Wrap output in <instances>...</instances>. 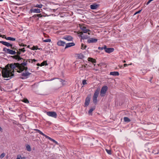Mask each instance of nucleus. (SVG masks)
Segmentation results:
<instances>
[{
    "label": "nucleus",
    "instance_id": "obj_1",
    "mask_svg": "<svg viewBox=\"0 0 159 159\" xmlns=\"http://www.w3.org/2000/svg\"><path fill=\"white\" fill-rule=\"evenodd\" d=\"M27 62L24 61L21 64L14 63L6 66L5 68L2 70V76L4 78L12 77L14 75V71L20 73L24 70H27Z\"/></svg>",
    "mask_w": 159,
    "mask_h": 159
},
{
    "label": "nucleus",
    "instance_id": "obj_2",
    "mask_svg": "<svg viewBox=\"0 0 159 159\" xmlns=\"http://www.w3.org/2000/svg\"><path fill=\"white\" fill-rule=\"evenodd\" d=\"M80 28L82 30L83 33H87L90 31V30L86 26V25H80Z\"/></svg>",
    "mask_w": 159,
    "mask_h": 159
},
{
    "label": "nucleus",
    "instance_id": "obj_3",
    "mask_svg": "<svg viewBox=\"0 0 159 159\" xmlns=\"http://www.w3.org/2000/svg\"><path fill=\"white\" fill-rule=\"evenodd\" d=\"M107 89L108 87L107 86H103L102 87L100 91V96L102 97L104 96Z\"/></svg>",
    "mask_w": 159,
    "mask_h": 159
},
{
    "label": "nucleus",
    "instance_id": "obj_4",
    "mask_svg": "<svg viewBox=\"0 0 159 159\" xmlns=\"http://www.w3.org/2000/svg\"><path fill=\"white\" fill-rule=\"evenodd\" d=\"M99 90L97 89L94 92L93 98V101L94 103H96L97 102V98L99 94Z\"/></svg>",
    "mask_w": 159,
    "mask_h": 159
},
{
    "label": "nucleus",
    "instance_id": "obj_5",
    "mask_svg": "<svg viewBox=\"0 0 159 159\" xmlns=\"http://www.w3.org/2000/svg\"><path fill=\"white\" fill-rule=\"evenodd\" d=\"M3 51L11 55H15L16 53L15 51L6 48H3Z\"/></svg>",
    "mask_w": 159,
    "mask_h": 159
},
{
    "label": "nucleus",
    "instance_id": "obj_6",
    "mask_svg": "<svg viewBox=\"0 0 159 159\" xmlns=\"http://www.w3.org/2000/svg\"><path fill=\"white\" fill-rule=\"evenodd\" d=\"M47 115L48 116H51L54 118L57 117V114L54 111H48L46 112Z\"/></svg>",
    "mask_w": 159,
    "mask_h": 159
},
{
    "label": "nucleus",
    "instance_id": "obj_7",
    "mask_svg": "<svg viewBox=\"0 0 159 159\" xmlns=\"http://www.w3.org/2000/svg\"><path fill=\"white\" fill-rule=\"evenodd\" d=\"M77 34H79V36L81 37V39H87L89 37L86 35H83L82 32L78 31L77 32Z\"/></svg>",
    "mask_w": 159,
    "mask_h": 159
},
{
    "label": "nucleus",
    "instance_id": "obj_8",
    "mask_svg": "<svg viewBox=\"0 0 159 159\" xmlns=\"http://www.w3.org/2000/svg\"><path fill=\"white\" fill-rule=\"evenodd\" d=\"M114 51V49L112 48H107L106 45L105 48V51L107 53H110L113 52Z\"/></svg>",
    "mask_w": 159,
    "mask_h": 159
},
{
    "label": "nucleus",
    "instance_id": "obj_9",
    "mask_svg": "<svg viewBox=\"0 0 159 159\" xmlns=\"http://www.w3.org/2000/svg\"><path fill=\"white\" fill-rule=\"evenodd\" d=\"M0 43L7 47H11V48H12V45L7 42L1 41H0Z\"/></svg>",
    "mask_w": 159,
    "mask_h": 159
},
{
    "label": "nucleus",
    "instance_id": "obj_10",
    "mask_svg": "<svg viewBox=\"0 0 159 159\" xmlns=\"http://www.w3.org/2000/svg\"><path fill=\"white\" fill-rule=\"evenodd\" d=\"M97 41L98 39H97L90 38L88 40L87 42L89 43H95Z\"/></svg>",
    "mask_w": 159,
    "mask_h": 159
},
{
    "label": "nucleus",
    "instance_id": "obj_11",
    "mask_svg": "<svg viewBox=\"0 0 159 159\" xmlns=\"http://www.w3.org/2000/svg\"><path fill=\"white\" fill-rule=\"evenodd\" d=\"M30 11L31 13H40V9H31Z\"/></svg>",
    "mask_w": 159,
    "mask_h": 159
},
{
    "label": "nucleus",
    "instance_id": "obj_12",
    "mask_svg": "<svg viewBox=\"0 0 159 159\" xmlns=\"http://www.w3.org/2000/svg\"><path fill=\"white\" fill-rule=\"evenodd\" d=\"M90 98L89 97H87L85 99V105L86 106H88L89 103Z\"/></svg>",
    "mask_w": 159,
    "mask_h": 159
},
{
    "label": "nucleus",
    "instance_id": "obj_13",
    "mask_svg": "<svg viewBox=\"0 0 159 159\" xmlns=\"http://www.w3.org/2000/svg\"><path fill=\"white\" fill-rule=\"evenodd\" d=\"M57 44L59 46H64L65 44V43L62 41L59 40L58 41Z\"/></svg>",
    "mask_w": 159,
    "mask_h": 159
},
{
    "label": "nucleus",
    "instance_id": "obj_14",
    "mask_svg": "<svg viewBox=\"0 0 159 159\" xmlns=\"http://www.w3.org/2000/svg\"><path fill=\"white\" fill-rule=\"evenodd\" d=\"M75 45V44L74 43H69L66 44L65 48H66L71 46H74Z\"/></svg>",
    "mask_w": 159,
    "mask_h": 159
},
{
    "label": "nucleus",
    "instance_id": "obj_15",
    "mask_svg": "<svg viewBox=\"0 0 159 159\" xmlns=\"http://www.w3.org/2000/svg\"><path fill=\"white\" fill-rule=\"evenodd\" d=\"M90 7L92 9H95L98 7V6L96 4H94L91 5Z\"/></svg>",
    "mask_w": 159,
    "mask_h": 159
},
{
    "label": "nucleus",
    "instance_id": "obj_16",
    "mask_svg": "<svg viewBox=\"0 0 159 159\" xmlns=\"http://www.w3.org/2000/svg\"><path fill=\"white\" fill-rule=\"evenodd\" d=\"M110 75L114 76H118L119 75V74L118 72L114 71L111 72L110 73Z\"/></svg>",
    "mask_w": 159,
    "mask_h": 159
},
{
    "label": "nucleus",
    "instance_id": "obj_17",
    "mask_svg": "<svg viewBox=\"0 0 159 159\" xmlns=\"http://www.w3.org/2000/svg\"><path fill=\"white\" fill-rule=\"evenodd\" d=\"M64 39L68 41H71L72 40L73 38L71 36H68L64 38Z\"/></svg>",
    "mask_w": 159,
    "mask_h": 159
},
{
    "label": "nucleus",
    "instance_id": "obj_18",
    "mask_svg": "<svg viewBox=\"0 0 159 159\" xmlns=\"http://www.w3.org/2000/svg\"><path fill=\"white\" fill-rule=\"evenodd\" d=\"M43 6V5L42 4H37L36 5L34 4V5H33V7H38L39 8H41Z\"/></svg>",
    "mask_w": 159,
    "mask_h": 159
},
{
    "label": "nucleus",
    "instance_id": "obj_19",
    "mask_svg": "<svg viewBox=\"0 0 159 159\" xmlns=\"http://www.w3.org/2000/svg\"><path fill=\"white\" fill-rule=\"evenodd\" d=\"M88 61H90L93 63H95L96 62V60L95 59L91 57H89L88 58Z\"/></svg>",
    "mask_w": 159,
    "mask_h": 159
},
{
    "label": "nucleus",
    "instance_id": "obj_20",
    "mask_svg": "<svg viewBox=\"0 0 159 159\" xmlns=\"http://www.w3.org/2000/svg\"><path fill=\"white\" fill-rule=\"evenodd\" d=\"M5 38L7 40L13 41H15L16 39L15 38L11 37H7V38L6 37H5Z\"/></svg>",
    "mask_w": 159,
    "mask_h": 159
},
{
    "label": "nucleus",
    "instance_id": "obj_21",
    "mask_svg": "<svg viewBox=\"0 0 159 159\" xmlns=\"http://www.w3.org/2000/svg\"><path fill=\"white\" fill-rule=\"evenodd\" d=\"M95 109L94 107H92L89 110L88 113L89 115H91L92 111Z\"/></svg>",
    "mask_w": 159,
    "mask_h": 159
},
{
    "label": "nucleus",
    "instance_id": "obj_22",
    "mask_svg": "<svg viewBox=\"0 0 159 159\" xmlns=\"http://www.w3.org/2000/svg\"><path fill=\"white\" fill-rule=\"evenodd\" d=\"M86 48V45L83 43H82L81 45V48L82 50L85 49Z\"/></svg>",
    "mask_w": 159,
    "mask_h": 159
},
{
    "label": "nucleus",
    "instance_id": "obj_23",
    "mask_svg": "<svg viewBox=\"0 0 159 159\" xmlns=\"http://www.w3.org/2000/svg\"><path fill=\"white\" fill-rule=\"evenodd\" d=\"M124 120L125 122H129L130 121V120L127 117H124Z\"/></svg>",
    "mask_w": 159,
    "mask_h": 159
},
{
    "label": "nucleus",
    "instance_id": "obj_24",
    "mask_svg": "<svg viewBox=\"0 0 159 159\" xmlns=\"http://www.w3.org/2000/svg\"><path fill=\"white\" fill-rule=\"evenodd\" d=\"M35 130L37 131L40 134H41L43 136H45V134H43L42 132H41L40 130L38 129H35Z\"/></svg>",
    "mask_w": 159,
    "mask_h": 159
},
{
    "label": "nucleus",
    "instance_id": "obj_25",
    "mask_svg": "<svg viewBox=\"0 0 159 159\" xmlns=\"http://www.w3.org/2000/svg\"><path fill=\"white\" fill-rule=\"evenodd\" d=\"M35 130L37 131L40 134H41L43 136H45V134H43L42 132H41L40 130L38 129H35Z\"/></svg>",
    "mask_w": 159,
    "mask_h": 159
},
{
    "label": "nucleus",
    "instance_id": "obj_26",
    "mask_svg": "<svg viewBox=\"0 0 159 159\" xmlns=\"http://www.w3.org/2000/svg\"><path fill=\"white\" fill-rule=\"evenodd\" d=\"M77 57L79 59H82L84 57V56L82 54H77Z\"/></svg>",
    "mask_w": 159,
    "mask_h": 159
},
{
    "label": "nucleus",
    "instance_id": "obj_27",
    "mask_svg": "<svg viewBox=\"0 0 159 159\" xmlns=\"http://www.w3.org/2000/svg\"><path fill=\"white\" fill-rule=\"evenodd\" d=\"M30 73L28 72H25V73H22V75L23 76H26L30 75Z\"/></svg>",
    "mask_w": 159,
    "mask_h": 159
},
{
    "label": "nucleus",
    "instance_id": "obj_28",
    "mask_svg": "<svg viewBox=\"0 0 159 159\" xmlns=\"http://www.w3.org/2000/svg\"><path fill=\"white\" fill-rule=\"evenodd\" d=\"M16 159H25V157H22L20 155H18Z\"/></svg>",
    "mask_w": 159,
    "mask_h": 159
},
{
    "label": "nucleus",
    "instance_id": "obj_29",
    "mask_svg": "<svg viewBox=\"0 0 159 159\" xmlns=\"http://www.w3.org/2000/svg\"><path fill=\"white\" fill-rule=\"evenodd\" d=\"M26 148L27 150L28 151H31V148L30 147L29 145H27L26 146Z\"/></svg>",
    "mask_w": 159,
    "mask_h": 159
},
{
    "label": "nucleus",
    "instance_id": "obj_30",
    "mask_svg": "<svg viewBox=\"0 0 159 159\" xmlns=\"http://www.w3.org/2000/svg\"><path fill=\"white\" fill-rule=\"evenodd\" d=\"M45 65H47L46 61H44L41 64V66H43Z\"/></svg>",
    "mask_w": 159,
    "mask_h": 159
},
{
    "label": "nucleus",
    "instance_id": "obj_31",
    "mask_svg": "<svg viewBox=\"0 0 159 159\" xmlns=\"http://www.w3.org/2000/svg\"><path fill=\"white\" fill-rule=\"evenodd\" d=\"M23 102L26 103H29V101L26 98H25L23 99Z\"/></svg>",
    "mask_w": 159,
    "mask_h": 159
},
{
    "label": "nucleus",
    "instance_id": "obj_32",
    "mask_svg": "<svg viewBox=\"0 0 159 159\" xmlns=\"http://www.w3.org/2000/svg\"><path fill=\"white\" fill-rule=\"evenodd\" d=\"M105 46H106V45H104L103 47H98V49L100 50H102L103 49L105 50Z\"/></svg>",
    "mask_w": 159,
    "mask_h": 159
},
{
    "label": "nucleus",
    "instance_id": "obj_33",
    "mask_svg": "<svg viewBox=\"0 0 159 159\" xmlns=\"http://www.w3.org/2000/svg\"><path fill=\"white\" fill-rule=\"evenodd\" d=\"M44 137H45L46 138L48 139H49V140H50L51 141H52V140H53V139H52L51 138L49 137V136H47L46 135H45Z\"/></svg>",
    "mask_w": 159,
    "mask_h": 159
},
{
    "label": "nucleus",
    "instance_id": "obj_34",
    "mask_svg": "<svg viewBox=\"0 0 159 159\" xmlns=\"http://www.w3.org/2000/svg\"><path fill=\"white\" fill-rule=\"evenodd\" d=\"M44 137H45L46 138L48 139H49V140H50L51 141H52V140H53V139H52L51 138L49 137V136H47L46 135H45Z\"/></svg>",
    "mask_w": 159,
    "mask_h": 159
},
{
    "label": "nucleus",
    "instance_id": "obj_35",
    "mask_svg": "<svg viewBox=\"0 0 159 159\" xmlns=\"http://www.w3.org/2000/svg\"><path fill=\"white\" fill-rule=\"evenodd\" d=\"M31 49L33 50H37L38 49V48H37V46H34L32 48H31Z\"/></svg>",
    "mask_w": 159,
    "mask_h": 159
},
{
    "label": "nucleus",
    "instance_id": "obj_36",
    "mask_svg": "<svg viewBox=\"0 0 159 159\" xmlns=\"http://www.w3.org/2000/svg\"><path fill=\"white\" fill-rule=\"evenodd\" d=\"M43 41L45 42H50L51 41V40L50 39H47L44 40Z\"/></svg>",
    "mask_w": 159,
    "mask_h": 159
},
{
    "label": "nucleus",
    "instance_id": "obj_37",
    "mask_svg": "<svg viewBox=\"0 0 159 159\" xmlns=\"http://www.w3.org/2000/svg\"><path fill=\"white\" fill-rule=\"evenodd\" d=\"M15 58L17 60H20L21 59V58L18 56H15Z\"/></svg>",
    "mask_w": 159,
    "mask_h": 159
},
{
    "label": "nucleus",
    "instance_id": "obj_38",
    "mask_svg": "<svg viewBox=\"0 0 159 159\" xmlns=\"http://www.w3.org/2000/svg\"><path fill=\"white\" fill-rule=\"evenodd\" d=\"M19 50L21 52H25V48H23L19 49Z\"/></svg>",
    "mask_w": 159,
    "mask_h": 159
},
{
    "label": "nucleus",
    "instance_id": "obj_39",
    "mask_svg": "<svg viewBox=\"0 0 159 159\" xmlns=\"http://www.w3.org/2000/svg\"><path fill=\"white\" fill-rule=\"evenodd\" d=\"M36 61V60H35V59H30L29 60V62H32V63L33 61Z\"/></svg>",
    "mask_w": 159,
    "mask_h": 159
},
{
    "label": "nucleus",
    "instance_id": "obj_40",
    "mask_svg": "<svg viewBox=\"0 0 159 159\" xmlns=\"http://www.w3.org/2000/svg\"><path fill=\"white\" fill-rule=\"evenodd\" d=\"M5 155V154L4 153H2L1 155L0 156V158H2L3 157H4Z\"/></svg>",
    "mask_w": 159,
    "mask_h": 159
},
{
    "label": "nucleus",
    "instance_id": "obj_41",
    "mask_svg": "<svg viewBox=\"0 0 159 159\" xmlns=\"http://www.w3.org/2000/svg\"><path fill=\"white\" fill-rule=\"evenodd\" d=\"M87 65L86 64V65H82V67H81V70H85V68L86 67V66Z\"/></svg>",
    "mask_w": 159,
    "mask_h": 159
},
{
    "label": "nucleus",
    "instance_id": "obj_42",
    "mask_svg": "<svg viewBox=\"0 0 159 159\" xmlns=\"http://www.w3.org/2000/svg\"><path fill=\"white\" fill-rule=\"evenodd\" d=\"M106 151L109 154H111V151L110 150L106 149Z\"/></svg>",
    "mask_w": 159,
    "mask_h": 159
},
{
    "label": "nucleus",
    "instance_id": "obj_43",
    "mask_svg": "<svg viewBox=\"0 0 159 159\" xmlns=\"http://www.w3.org/2000/svg\"><path fill=\"white\" fill-rule=\"evenodd\" d=\"M82 84L83 85L87 84L86 80H83L82 81Z\"/></svg>",
    "mask_w": 159,
    "mask_h": 159
},
{
    "label": "nucleus",
    "instance_id": "obj_44",
    "mask_svg": "<svg viewBox=\"0 0 159 159\" xmlns=\"http://www.w3.org/2000/svg\"><path fill=\"white\" fill-rule=\"evenodd\" d=\"M152 152H153V153H154L155 154H158L159 153V150H158L157 152H155V150H153L152 151Z\"/></svg>",
    "mask_w": 159,
    "mask_h": 159
},
{
    "label": "nucleus",
    "instance_id": "obj_45",
    "mask_svg": "<svg viewBox=\"0 0 159 159\" xmlns=\"http://www.w3.org/2000/svg\"><path fill=\"white\" fill-rule=\"evenodd\" d=\"M17 52V53L18 54H20V53H21V52L20 51H19V50H16Z\"/></svg>",
    "mask_w": 159,
    "mask_h": 159
},
{
    "label": "nucleus",
    "instance_id": "obj_46",
    "mask_svg": "<svg viewBox=\"0 0 159 159\" xmlns=\"http://www.w3.org/2000/svg\"><path fill=\"white\" fill-rule=\"evenodd\" d=\"M36 15H37V16L39 17H42V16H43L41 15V14H37Z\"/></svg>",
    "mask_w": 159,
    "mask_h": 159
},
{
    "label": "nucleus",
    "instance_id": "obj_47",
    "mask_svg": "<svg viewBox=\"0 0 159 159\" xmlns=\"http://www.w3.org/2000/svg\"><path fill=\"white\" fill-rule=\"evenodd\" d=\"M129 66V65H128V64H124V66L125 67L127 66Z\"/></svg>",
    "mask_w": 159,
    "mask_h": 159
},
{
    "label": "nucleus",
    "instance_id": "obj_48",
    "mask_svg": "<svg viewBox=\"0 0 159 159\" xmlns=\"http://www.w3.org/2000/svg\"><path fill=\"white\" fill-rule=\"evenodd\" d=\"M52 141L53 142H54V143H55L56 144L57 143V142L55 140H54L53 139V140H52Z\"/></svg>",
    "mask_w": 159,
    "mask_h": 159
},
{
    "label": "nucleus",
    "instance_id": "obj_49",
    "mask_svg": "<svg viewBox=\"0 0 159 159\" xmlns=\"http://www.w3.org/2000/svg\"><path fill=\"white\" fill-rule=\"evenodd\" d=\"M141 11V10H140V11H137V12H136L135 13L134 15L136 14H138V13H140V12Z\"/></svg>",
    "mask_w": 159,
    "mask_h": 159
},
{
    "label": "nucleus",
    "instance_id": "obj_50",
    "mask_svg": "<svg viewBox=\"0 0 159 159\" xmlns=\"http://www.w3.org/2000/svg\"><path fill=\"white\" fill-rule=\"evenodd\" d=\"M20 46H22L23 47H25L26 46V45L21 44Z\"/></svg>",
    "mask_w": 159,
    "mask_h": 159
},
{
    "label": "nucleus",
    "instance_id": "obj_51",
    "mask_svg": "<svg viewBox=\"0 0 159 159\" xmlns=\"http://www.w3.org/2000/svg\"><path fill=\"white\" fill-rule=\"evenodd\" d=\"M152 1H150V0H149L147 2V5H148V4H149L150 2H151Z\"/></svg>",
    "mask_w": 159,
    "mask_h": 159
},
{
    "label": "nucleus",
    "instance_id": "obj_52",
    "mask_svg": "<svg viewBox=\"0 0 159 159\" xmlns=\"http://www.w3.org/2000/svg\"><path fill=\"white\" fill-rule=\"evenodd\" d=\"M11 49H15V50H16V48H15V47H13L12 46V48H11Z\"/></svg>",
    "mask_w": 159,
    "mask_h": 159
},
{
    "label": "nucleus",
    "instance_id": "obj_53",
    "mask_svg": "<svg viewBox=\"0 0 159 159\" xmlns=\"http://www.w3.org/2000/svg\"><path fill=\"white\" fill-rule=\"evenodd\" d=\"M37 65L38 66H41V64H40L39 63H38L37 64Z\"/></svg>",
    "mask_w": 159,
    "mask_h": 159
},
{
    "label": "nucleus",
    "instance_id": "obj_54",
    "mask_svg": "<svg viewBox=\"0 0 159 159\" xmlns=\"http://www.w3.org/2000/svg\"><path fill=\"white\" fill-rule=\"evenodd\" d=\"M2 128L0 126V131H2Z\"/></svg>",
    "mask_w": 159,
    "mask_h": 159
},
{
    "label": "nucleus",
    "instance_id": "obj_55",
    "mask_svg": "<svg viewBox=\"0 0 159 159\" xmlns=\"http://www.w3.org/2000/svg\"><path fill=\"white\" fill-rule=\"evenodd\" d=\"M87 33H88V34L89 35H90V33H89V32H88Z\"/></svg>",
    "mask_w": 159,
    "mask_h": 159
},
{
    "label": "nucleus",
    "instance_id": "obj_56",
    "mask_svg": "<svg viewBox=\"0 0 159 159\" xmlns=\"http://www.w3.org/2000/svg\"><path fill=\"white\" fill-rule=\"evenodd\" d=\"M123 62L124 63H125V62H126V61H125L124 60V61H123Z\"/></svg>",
    "mask_w": 159,
    "mask_h": 159
},
{
    "label": "nucleus",
    "instance_id": "obj_57",
    "mask_svg": "<svg viewBox=\"0 0 159 159\" xmlns=\"http://www.w3.org/2000/svg\"><path fill=\"white\" fill-rule=\"evenodd\" d=\"M132 64V63H131L130 64H129L128 65H131Z\"/></svg>",
    "mask_w": 159,
    "mask_h": 159
},
{
    "label": "nucleus",
    "instance_id": "obj_58",
    "mask_svg": "<svg viewBox=\"0 0 159 159\" xmlns=\"http://www.w3.org/2000/svg\"><path fill=\"white\" fill-rule=\"evenodd\" d=\"M122 67V66H120V68H121Z\"/></svg>",
    "mask_w": 159,
    "mask_h": 159
},
{
    "label": "nucleus",
    "instance_id": "obj_59",
    "mask_svg": "<svg viewBox=\"0 0 159 159\" xmlns=\"http://www.w3.org/2000/svg\"><path fill=\"white\" fill-rule=\"evenodd\" d=\"M27 48H30V46H29V45H28V46H27Z\"/></svg>",
    "mask_w": 159,
    "mask_h": 159
}]
</instances>
